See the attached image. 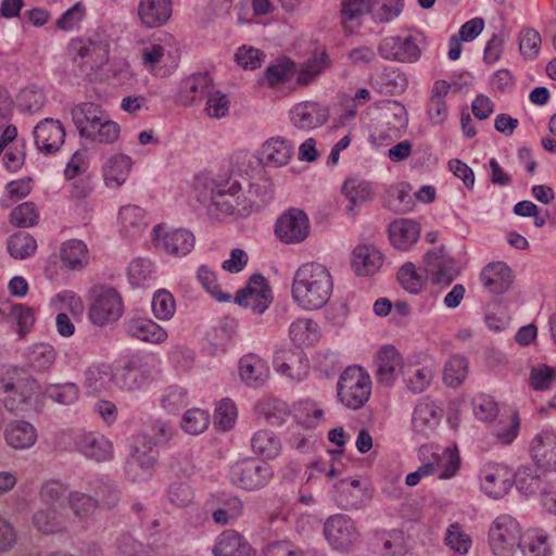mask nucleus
<instances>
[{
    "label": "nucleus",
    "mask_w": 556,
    "mask_h": 556,
    "mask_svg": "<svg viewBox=\"0 0 556 556\" xmlns=\"http://www.w3.org/2000/svg\"><path fill=\"white\" fill-rule=\"evenodd\" d=\"M273 195L268 176H214L207 215L217 222H237L268 203Z\"/></svg>",
    "instance_id": "f257e3e1"
},
{
    "label": "nucleus",
    "mask_w": 556,
    "mask_h": 556,
    "mask_svg": "<svg viewBox=\"0 0 556 556\" xmlns=\"http://www.w3.org/2000/svg\"><path fill=\"white\" fill-rule=\"evenodd\" d=\"M332 290V275L321 263H303L294 273L291 286L292 299L305 311L324 307L329 302Z\"/></svg>",
    "instance_id": "f03ea898"
},
{
    "label": "nucleus",
    "mask_w": 556,
    "mask_h": 556,
    "mask_svg": "<svg viewBox=\"0 0 556 556\" xmlns=\"http://www.w3.org/2000/svg\"><path fill=\"white\" fill-rule=\"evenodd\" d=\"M176 38L165 31L153 34L140 49V64L151 76L167 78L176 73L180 62Z\"/></svg>",
    "instance_id": "7ed1b4c3"
},
{
    "label": "nucleus",
    "mask_w": 556,
    "mask_h": 556,
    "mask_svg": "<svg viewBox=\"0 0 556 556\" xmlns=\"http://www.w3.org/2000/svg\"><path fill=\"white\" fill-rule=\"evenodd\" d=\"M369 374L359 366L348 367L339 378L337 395L340 403L350 409L362 408L371 395Z\"/></svg>",
    "instance_id": "20e7f679"
},
{
    "label": "nucleus",
    "mask_w": 556,
    "mask_h": 556,
    "mask_svg": "<svg viewBox=\"0 0 556 556\" xmlns=\"http://www.w3.org/2000/svg\"><path fill=\"white\" fill-rule=\"evenodd\" d=\"M425 37L416 30L402 31L382 38L378 46L379 55L388 61L416 63L421 58Z\"/></svg>",
    "instance_id": "39448f33"
},
{
    "label": "nucleus",
    "mask_w": 556,
    "mask_h": 556,
    "mask_svg": "<svg viewBox=\"0 0 556 556\" xmlns=\"http://www.w3.org/2000/svg\"><path fill=\"white\" fill-rule=\"evenodd\" d=\"M39 393L36 382L16 369L0 372V401L10 410L18 409Z\"/></svg>",
    "instance_id": "423d86ee"
},
{
    "label": "nucleus",
    "mask_w": 556,
    "mask_h": 556,
    "mask_svg": "<svg viewBox=\"0 0 556 556\" xmlns=\"http://www.w3.org/2000/svg\"><path fill=\"white\" fill-rule=\"evenodd\" d=\"M123 309L122 298L115 289L99 286L91 290L89 318L93 325L104 326L117 320Z\"/></svg>",
    "instance_id": "0eeeda50"
},
{
    "label": "nucleus",
    "mask_w": 556,
    "mask_h": 556,
    "mask_svg": "<svg viewBox=\"0 0 556 556\" xmlns=\"http://www.w3.org/2000/svg\"><path fill=\"white\" fill-rule=\"evenodd\" d=\"M324 534L329 545L339 552L351 551L359 539L355 522L342 514L333 515L326 520Z\"/></svg>",
    "instance_id": "6e6552de"
},
{
    "label": "nucleus",
    "mask_w": 556,
    "mask_h": 556,
    "mask_svg": "<svg viewBox=\"0 0 556 556\" xmlns=\"http://www.w3.org/2000/svg\"><path fill=\"white\" fill-rule=\"evenodd\" d=\"M521 539L519 522L508 515L497 517L490 529V544L497 555L505 556L520 547Z\"/></svg>",
    "instance_id": "1a4fd4ad"
},
{
    "label": "nucleus",
    "mask_w": 556,
    "mask_h": 556,
    "mask_svg": "<svg viewBox=\"0 0 556 556\" xmlns=\"http://www.w3.org/2000/svg\"><path fill=\"white\" fill-rule=\"evenodd\" d=\"M213 85L207 73L191 74L178 81L174 101L185 108L200 105L213 90Z\"/></svg>",
    "instance_id": "9d476101"
},
{
    "label": "nucleus",
    "mask_w": 556,
    "mask_h": 556,
    "mask_svg": "<svg viewBox=\"0 0 556 556\" xmlns=\"http://www.w3.org/2000/svg\"><path fill=\"white\" fill-rule=\"evenodd\" d=\"M311 226L307 215L298 208H290L281 214L275 224L277 238L286 244L303 242L309 235Z\"/></svg>",
    "instance_id": "9b49d317"
},
{
    "label": "nucleus",
    "mask_w": 556,
    "mask_h": 556,
    "mask_svg": "<svg viewBox=\"0 0 556 556\" xmlns=\"http://www.w3.org/2000/svg\"><path fill=\"white\" fill-rule=\"evenodd\" d=\"M376 379L378 384L391 387L400 377H404L407 363L393 345L382 346L376 354Z\"/></svg>",
    "instance_id": "f8f14e48"
},
{
    "label": "nucleus",
    "mask_w": 556,
    "mask_h": 556,
    "mask_svg": "<svg viewBox=\"0 0 556 556\" xmlns=\"http://www.w3.org/2000/svg\"><path fill=\"white\" fill-rule=\"evenodd\" d=\"M404 382L407 389L414 393L426 391L435 378L437 363L428 354H418L413 356L406 366Z\"/></svg>",
    "instance_id": "ddd939ff"
},
{
    "label": "nucleus",
    "mask_w": 556,
    "mask_h": 556,
    "mask_svg": "<svg viewBox=\"0 0 556 556\" xmlns=\"http://www.w3.org/2000/svg\"><path fill=\"white\" fill-rule=\"evenodd\" d=\"M153 241L159 250L169 255L184 256L193 249L195 239L193 233L185 228L156 226L153 230Z\"/></svg>",
    "instance_id": "4468645a"
},
{
    "label": "nucleus",
    "mask_w": 556,
    "mask_h": 556,
    "mask_svg": "<svg viewBox=\"0 0 556 556\" xmlns=\"http://www.w3.org/2000/svg\"><path fill=\"white\" fill-rule=\"evenodd\" d=\"M273 301L271 290L267 280L260 275H254L248 285L236 294V302L254 313H264Z\"/></svg>",
    "instance_id": "2eb2a0df"
},
{
    "label": "nucleus",
    "mask_w": 556,
    "mask_h": 556,
    "mask_svg": "<svg viewBox=\"0 0 556 556\" xmlns=\"http://www.w3.org/2000/svg\"><path fill=\"white\" fill-rule=\"evenodd\" d=\"M515 475L504 464H488L480 472V486L490 497H503L514 484Z\"/></svg>",
    "instance_id": "dca6fc26"
},
{
    "label": "nucleus",
    "mask_w": 556,
    "mask_h": 556,
    "mask_svg": "<svg viewBox=\"0 0 556 556\" xmlns=\"http://www.w3.org/2000/svg\"><path fill=\"white\" fill-rule=\"evenodd\" d=\"M170 438V429L167 424L157 421L151 429V433H141L134 439L132 456L146 467L155 462L153 447L166 442Z\"/></svg>",
    "instance_id": "f3484780"
},
{
    "label": "nucleus",
    "mask_w": 556,
    "mask_h": 556,
    "mask_svg": "<svg viewBox=\"0 0 556 556\" xmlns=\"http://www.w3.org/2000/svg\"><path fill=\"white\" fill-rule=\"evenodd\" d=\"M261 167L277 169L287 166L294 155L292 142L276 136L267 139L257 151Z\"/></svg>",
    "instance_id": "a211bd4d"
},
{
    "label": "nucleus",
    "mask_w": 556,
    "mask_h": 556,
    "mask_svg": "<svg viewBox=\"0 0 556 556\" xmlns=\"http://www.w3.org/2000/svg\"><path fill=\"white\" fill-rule=\"evenodd\" d=\"M36 148L43 154H53L60 150L65 140V129L59 119L45 118L33 131Z\"/></svg>",
    "instance_id": "6ab92c4d"
},
{
    "label": "nucleus",
    "mask_w": 556,
    "mask_h": 556,
    "mask_svg": "<svg viewBox=\"0 0 556 556\" xmlns=\"http://www.w3.org/2000/svg\"><path fill=\"white\" fill-rule=\"evenodd\" d=\"M328 110L314 101L296 103L290 110V121L294 127L312 130L324 125L328 119Z\"/></svg>",
    "instance_id": "aec40b11"
},
{
    "label": "nucleus",
    "mask_w": 556,
    "mask_h": 556,
    "mask_svg": "<svg viewBox=\"0 0 556 556\" xmlns=\"http://www.w3.org/2000/svg\"><path fill=\"white\" fill-rule=\"evenodd\" d=\"M374 90L382 94H401L408 87V79L404 72L396 67H383L369 77Z\"/></svg>",
    "instance_id": "412c9836"
},
{
    "label": "nucleus",
    "mask_w": 556,
    "mask_h": 556,
    "mask_svg": "<svg viewBox=\"0 0 556 556\" xmlns=\"http://www.w3.org/2000/svg\"><path fill=\"white\" fill-rule=\"evenodd\" d=\"M480 279L489 292L501 294L513 286L514 273L506 263L492 262L481 270Z\"/></svg>",
    "instance_id": "4be33fe9"
},
{
    "label": "nucleus",
    "mask_w": 556,
    "mask_h": 556,
    "mask_svg": "<svg viewBox=\"0 0 556 556\" xmlns=\"http://www.w3.org/2000/svg\"><path fill=\"white\" fill-rule=\"evenodd\" d=\"M530 453L539 467L556 471V432L539 433L531 442Z\"/></svg>",
    "instance_id": "5701e85b"
},
{
    "label": "nucleus",
    "mask_w": 556,
    "mask_h": 556,
    "mask_svg": "<svg viewBox=\"0 0 556 556\" xmlns=\"http://www.w3.org/2000/svg\"><path fill=\"white\" fill-rule=\"evenodd\" d=\"M172 13V0H140L138 4L139 20L148 28H157L165 25Z\"/></svg>",
    "instance_id": "b1692460"
},
{
    "label": "nucleus",
    "mask_w": 556,
    "mask_h": 556,
    "mask_svg": "<svg viewBox=\"0 0 556 556\" xmlns=\"http://www.w3.org/2000/svg\"><path fill=\"white\" fill-rule=\"evenodd\" d=\"M426 269L433 283L448 285L455 277L454 263L442 248L434 249L426 254Z\"/></svg>",
    "instance_id": "393cba45"
},
{
    "label": "nucleus",
    "mask_w": 556,
    "mask_h": 556,
    "mask_svg": "<svg viewBox=\"0 0 556 556\" xmlns=\"http://www.w3.org/2000/svg\"><path fill=\"white\" fill-rule=\"evenodd\" d=\"M270 479V471L266 466L252 463H242L233 467L232 480L239 486L254 490L264 486Z\"/></svg>",
    "instance_id": "a878e982"
},
{
    "label": "nucleus",
    "mask_w": 556,
    "mask_h": 556,
    "mask_svg": "<svg viewBox=\"0 0 556 556\" xmlns=\"http://www.w3.org/2000/svg\"><path fill=\"white\" fill-rule=\"evenodd\" d=\"M419 236L420 227L412 219L400 218L389 225L391 244L397 250H409L418 241Z\"/></svg>",
    "instance_id": "bb28decb"
},
{
    "label": "nucleus",
    "mask_w": 556,
    "mask_h": 556,
    "mask_svg": "<svg viewBox=\"0 0 556 556\" xmlns=\"http://www.w3.org/2000/svg\"><path fill=\"white\" fill-rule=\"evenodd\" d=\"M352 255V267L359 276L374 275L382 267L383 256L374 245L359 244Z\"/></svg>",
    "instance_id": "cd10ccee"
},
{
    "label": "nucleus",
    "mask_w": 556,
    "mask_h": 556,
    "mask_svg": "<svg viewBox=\"0 0 556 556\" xmlns=\"http://www.w3.org/2000/svg\"><path fill=\"white\" fill-rule=\"evenodd\" d=\"M104 113L100 105L92 102H85L72 110L73 123L79 131L80 137L87 138L93 134V129L103 118Z\"/></svg>",
    "instance_id": "c85d7f7f"
},
{
    "label": "nucleus",
    "mask_w": 556,
    "mask_h": 556,
    "mask_svg": "<svg viewBox=\"0 0 556 556\" xmlns=\"http://www.w3.org/2000/svg\"><path fill=\"white\" fill-rule=\"evenodd\" d=\"M383 124L387 126L383 138H399L407 127L408 116L405 106L397 101H388L382 110Z\"/></svg>",
    "instance_id": "c756f323"
},
{
    "label": "nucleus",
    "mask_w": 556,
    "mask_h": 556,
    "mask_svg": "<svg viewBox=\"0 0 556 556\" xmlns=\"http://www.w3.org/2000/svg\"><path fill=\"white\" fill-rule=\"evenodd\" d=\"M469 375V362L459 354L450 356L443 365L442 380L447 388H458Z\"/></svg>",
    "instance_id": "7c9ffc66"
},
{
    "label": "nucleus",
    "mask_w": 556,
    "mask_h": 556,
    "mask_svg": "<svg viewBox=\"0 0 556 556\" xmlns=\"http://www.w3.org/2000/svg\"><path fill=\"white\" fill-rule=\"evenodd\" d=\"M442 418V409L426 399L418 403L413 415L414 428L419 432L435 428Z\"/></svg>",
    "instance_id": "2f4dec72"
},
{
    "label": "nucleus",
    "mask_w": 556,
    "mask_h": 556,
    "mask_svg": "<svg viewBox=\"0 0 556 556\" xmlns=\"http://www.w3.org/2000/svg\"><path fill=\"white\" fill-rule=\"evenodd\" d=\"M37 439L34 427L25 421H14L5 430V440L17 450L30 447Z\"/></svg>",
    "instance_id": "473e14b6"
},
{
    "label": "nucleus",
    "mask_w": 556,
    "mask_h": 556,
    "mask_svg": "<svg viewBox=\"0 0 556 556\" xmlns=\"http://www.w3.org/2000/svg\"><path fill=\"white\" fill-rule=\"evenodd\" d=\"M132 337L151 343H162L167 340V331L151 319H134L129 325Z\"/></svg>",
    "instance_id": "72a5a7b5"
},
{
    "label": "nucleus",
    "mask_w": 556,
    "mask_h": 556,
    "mask_svg": "<svg viewBox=\"0 0 556 556\" xmlns=\"http://www.w3.org/2000/svg\"><path fill=\"white\" fill-rule=\"evenodd\" d=\"M60 257L68 269L77 270L87 265L88 249L80 240H68L62 244Z\"/></svg>",
    "instance_id": "f704fd0d"
},
{
    "label": "nucleus",
    "mask_w": 556,
    "mask_h": 556,
    "mask_svg": "<svg viewBox=\"0 0 556 556\" xmlns=\"http://www.w3.org/2000/svg\"><path fill=\"white\" fill-rule=\"evenodd\" d=\"M278 372L289 378H300L304 374V358L300 352L290 350L279 351L275 356Z\"/></svg>",
    "instance_id": "c9c22d12"
},
{
    "label": "nucleus",
    "mask_w": 556,
    "mask_h": 556,
    "mask_svg": "<svg viewBox=\"0 0 556 556\" xmlns=\"http://www.w3.org/2000/svg\"><path fill=\"white\" fill-rule=\"evenodd\" d=\"M289 334L296 345L309 346L318 341L319 328L314 320L302 318L291 324Z\"/></svg>",
    "instance_id": "e433bc0d"
},
{
    "label": "nucleus",
    "mask_w": 556,
    "mask_h": 556,
    "mask_svg": "<svg viewBox=\"0 0 556 556\" xmlns=\"http://www.w3.org/2000/svg\"><path fill=\"white\" fill-rule=\"evenodd\" d=\"M240 376L249 384L262 383L269 377V368L262 358L248 355L240 361Z\"/></svg>",
    "instance_id": "4c0bfd02"
},
{
    "label": "nucleus",
    "mask_w": 556,
    "mask_h": 556,
    "mask_svg": "<svg viewBox=\"0 0 556 556\" xmlns=\"http://www.w3.org/2000/svg\"><path fill=\"white\" fill-rule=\"evenodd\" d=\"M386 203L390 210L396 213L410 211L414 206L410 187L404 182L390 186L387 190Z\"/></svg>",
    "instance_id": "58836bf2"
},
{
    "label": "nucleus",
    "mask_w": 556,
    "mask_h": 556,
    "mask_svg": "<svg viewBox=\"0 0 556 556\" xmlns=\"http://www.w3.org/2000/svg\"><path fill=\"white\" fill-rule=\"evenodd\" d=\"M374 0H344L342 4V23L345 29L353 31L359 18L370 13Z\"/></svg>",
    "instance_id": "ea45409f"
},
{
    "label": "nucleus",
    "mask_w": 556,
    "mask_h": 556,
    "mask_svg": "<svg viewBox=\"0 0 556 556\" xmlns=\"http://www.w3.org/2000/svg\"><path fill=\"white\" fill-rule=\"evenodd\" d=\"M520 548L533 556H547L551 553L548 534L542 529H529L522 534Z\"/></svg>",
    "instance_id": "a19ab883"
},
{
    "label": "nucleus",
    "mask_w": 556,
    "mask_h": 556,
    "mask_svg": "<svg viewBox=\"0 0 556 556\" xmlns=\"http://www.w3.org/2000/svg\"><path fill=\"white\" fill-rule=\"evenodd\" d=\"M427 279V275L420 274L413 263H405L397 274V280L402 288L412 294L420 293Z\"/></svg>",
    "instance_id": "79ce46f5"
},
{
    "label": "nucleus",
    "mask_w": 556,
    "mask_h": 556,
    "mask_svg": "<svg viewBox=\"0 0 556 556\" xmlns=\"http://www.w3.org/2000/svg\"><path fill=\"white\" fill-rule=\"evenodd\" d=\"M343 192L350 202L355 205L370 199L372 189L364 176H349L343 184Z\"/></svg>",
    "instance_id": "37998d69"
},
{
    "label": "nucleus",
    "mask_w": 556,
    "mask_h": 556,
    "mask_svg": "<svg viewBox=\"0 0 556 556\" xmlns=\"http://www.w3.org/2000/svg\"><path fill=\"white\" fill-rule=\"evenodd\" d=\"M228 174H250L261 168L258 154H253L247 150L233 152L229 160Z\"/></svg>",
    "instance_id": "c03bdc74"
},
{
    "label": "nucleus",
    "mask_w": 556,
    "mask_h": 556,
    "mask_svg": "<svg viewBox=\"0 0 556 556\" xmlns=\"http://www.w3.org/2000/svg\"><path fill=\"white\" fill-rule=\"evenodd\" d=\"M37 250V242L33 236L26 232H16L8 240V251L16 260L31 256Z\"/></svg>",
    "instance_id": "a18cd8bd"
},
{
    "label": "nucleus",
    "mask_w": 556,
    "mask_h": 556,
    "mask_svg": "<svg viewBox=\"0 0 556 556\" xmlns=\"http://www.w3.org/2000/svg\"><path fill=\"white\" fill-rule=\"evenodd\" d=\"M295 74V64L289 59H280L266 68L264 81L275 87L289 81Z\"/></svg>",
    "instance_id": "49530a36"
},
{
    "label": "nucleus",
    "mask_w": 556,
    "mask_h": 556,
    "mask_svg": "<svg viewBox=\"0 0 556 556\" xmlns=\"http://www.w3.org/2000/svg\"><path fill=\"white\" fill-rule=\"evenodd\" d=\"M73 62L85 75L91 74L92 40L73 39L68 46Z\"/></svg>",
    "instance_id": "de8ad7c7"
},
{
    "label": "nucleus",
    "mask_w": 556,
    "mask_h": 556,
    "mask_svg": "<svg viewBox=\"0 0 556 556\" xmlns=\"http://www.w3.org/2000/svg\"><path fill=\"white\" fill-rule=\"evenodd\" d=\"M176 311L174 295L166 289L157 290L152 298V312L160 320H169Z\"/></svg>",
    "instance_id": "09e8293b"
},
{
    "label": "nucleus",
    "mask_w": 556,
    "mask_h": 556,
    "mask_svg": "<svg viewBox=\"0 0 556 556\" xmlns=\"http://www.w3.org/2000/svg\"><path fill=\"white\" fill-rule=\"evenodd\" d=\"M445 542L459 556L467 554L471 547V538L459 523H453L448 527Z\"/></svg>",
    "instance_id": "8fccbe9b"
},
{
    "label": "nucleus",
    "mask_w": 556,
    "mask_h": 556,
    "mask_svg": "<svg viewBox=\"0 0 556 556\" xmlns=\"http://www.w3.org/2000/svg\"><path fill=\"white\" fill-rule=\"evenodd\" d=\"M252 448L266 458H273L280 452V443L273 433L261 430L252 438Z\"/></svg>",
    "instance_id": "3c124183"
},
{
    "label": "nucleus",
    "mask_w": 556,
    "mask_h": 556,
    "mask_svg": "<svg viewBox=\"0 0 556 556\" xmlns=\"http://www.w3.org/2000/svg\"><path fill=\"white\" fill-rule=\"evenodd\" d=\"M39 213L31 202L17 205L10 214V223L20 228H29L38 224Z\"/></svg>",
    "instance_id": "603ef678"
},
{
    "label": "nucleus",
    "mask_w": 556,
    "mask_h": 556,
    "mask_svg": "<svg viewBox=\"0 0 556 556\" xmlns=\"http://www.w3.org/2000/svg\"><path fill=\"white\" fill-rule=\"evenodd\" d=\"M403 10L402 0H380L372 2L370 14L375 22L389 23Z\"/></svg>",
    "instance_id": "864d4df0"
},
{
    "label": "nucleus",
    "mask_w": 556,
    "mask_h": 556,
    "mask_svg": "<svg viewBox=\"0 0 556 556\" xmlns=\"http://www.w3.org/2000/svg\"><path fill=\"white\" fill-rule=\"evenodd\" d=\"M434 473L440 470L441 479H448L456 473L459 467V457L455 448H445L440 455H434Z\"/></svg>",
    "instance_id": "5fc2aeb1"
},
{
    "label": "nucleus",
    "mask_w": 556,
    "mask_h": 556,
    "mask_svg": "<svg viewBox=\"0 0 556 556\" xmlns=\"http://www.w3.org/2000/svg\"><path fill=\"white\" fill-rule=\"evenodd\" d=\"M520 419L516 412L503 416L494 426L495 435L505 444L511 443L517 437Z\"/></svg>",
    "instance_id": "6e6d98bb"
},
{
    "label": "nucleus",
    "mask_w": 556,
    "mask_h": 556,
    "mask_svg": "<svg viewBox=\"0 0 556 556\" xmlns=\"http://www.w3.org/2000/svg\"><path fill=\"white\" fill-rule=\"evenodd\" d=\"M46 102V96L43 91L36 87L30 86L20 91L17 96V105L21 110L35 113L39 111Z\"/></svg>",
    "instance_id": "4d7b16f0"
},
{
    "label": "nucleus",
    "mask_w": 556,
    "mask_h": 556,
    "mask_svg": "<svg viewBox=\"0 0 556 556\" xmlns=\"http://www.w3.org/2000/svg\"><path fill=\"white\" fill-rule=\"evenodd\" d=\"M81 451L87 457L101 462L110 458L112 445L103 437H88L81 445Z\"/></svg>",
    "instance_id": "13d9d810"
},
{
    "label": "nucleus",
    "mask_w": 556,
    "mask_h": 556,
    "mask_svg": "<svg viewBox=\"0 0 556 556\" xmlns=\"http://www.w3.org/2000/svg\"><path fill=\"white\" fill-rule=\"evenodd\" d=\"M238 410L235 403L228 399L217 403L214 415V422L220 430L231 429L237 420Z\"/></svg>",
    "instance_id": "bf43d9fd"
},
{
    "label": "nucleus",
    "mask_w": 556,
    "mask_h": 556,
    "mask_svg": "<svg viewBox=\"0 0 556 556\" xmlns=\"http://www.w3.org/2000/svg\"><path fill=\"white\" fill-rule=\"evenodd\" d=\"M541 35L534 28H526L520 31L519 50L526 60H534L541 49Z\"/></svg>",
    "instance_id": "052dcab7"
},
{
    "label": "nucleus",
    "mask_w": 556,
    "mask_h": 556,
    "mask_svg": "<svg viewBox=\"0 0 556 556\" xmlns=\"http://www.w3.org/2000/svg\"><path fill=\"white\" fill-rule=\"evenodd\" d=\"M555 381L556 369L548 365H538L530 371L529 384L536 391H544L549 389Z\"/></svg>",
    "instance_id": "680f3d73"
},
{
    "label": "nucleus",
    "mask_w": 556,
    "mask_h": 556,
    "mask_svg": "<svg viewBox=\"0 0 556 556\" xmlns=\"http://www.w3.org/2000/svg\"><path fill=\"white\" fill-rule=\"evenodd\" d=\"M205 99V111L210 117L219 119L228 114L230 101L227 94L223 93L219 90H216L214 85L213 90H211L210 94H207Z\"/></svg>",
    "instance_id": "e2e57ef3"
},
{
    "label": "nucleus",
    "mask_w": 556,
    "mask_h": 556,
    "mask_svg": "<svg viewBox=\"0 0 556 556\" xmlns=\"http://www.w3.org/2000/svg\"><path fill=\"white\" fill-rule=\"evenodd\" d=\"M119 132V125L103 116L99 125L93 129V134H90L86 139L98 143H113L117 140Z\"/></svg>",
    "instance_id": "0e129e2a"
},
{
    "label": "nucleus",
    "mask_w": 556,
    "mask_h": 556,
    "mask_svg": "<svg viewBox=\"0 0 556 556\" xmlns=\"http://www.w3.org/2000/svg\"><path fill=\"white\" fill-rule=\"evenodd\" d=\"M210 424V416L200 408H191L187 410L182 418V429L189 434L202 433Z\"/></svg>",
    "instance_id": "69168bd1"
},
{
    "label": "nucleus",
    "mask_w": 556,
    "mask_h": 556,
    "mask_svg": "<svg viewBox=\"0 0 556 556\" xmlns=\"http://www.w3.org/2000/svg\"><path fill=\"white\" fill-rule=\"evenodd\" d=\"M329 65V58L325 52H320L309 59L298 76V81L302 85H307L314 79L323 70Z\"/></svg>",
    "instance_id": "338daca9"
},
{
    "label": "nucleus",
    "mask_w": 556,
    "mask_h": 556,
    "mask_svg": "<svg viewBox=\"0 0 556 556\" xmlns=\"http://www.w3.org/2000/svg\"><path fill=\"white\" fill-rule=\"evenodd\" d=\"M86 15V9L80 3H75L72 8L66 10L55 23L56 28L64 31H72L76 29Z\"/></svg>",
    "instance_id": "774afa93"
}]
</instances>
